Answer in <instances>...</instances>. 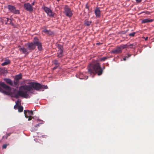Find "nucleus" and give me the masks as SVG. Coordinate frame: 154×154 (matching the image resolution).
Returning <instances> with one entry per match:
<instances>
[{
  "mask_svg": "<svg viewBox=\"0 0 154 154\" xmlns=\"http://www.w3.org/2000/svg\"><path fill=\"white\" fill-rule=\"evenodd\" d=\"M29 85H24L21 86L20 87V89L22 88L28 94V92L31 93H33L32 91L33 89L37 91L43 90L44 89L48 88L47 86L42 85L39 83L35 82H31L29 83Z\"/></svg>",
  "mask_w": 154,
  "mask_h": 154,
  "instance_id": "f257e3e1",
  "label": "nucleus"
},
{
  "mask_svg": "<svg viewBox=\"0 0 154 154\" xmlns=\"http://www.w3.org/2000/svg\"><path fill=\"white\" fill-rule=\"evenodd\" d=\"M88 72L90 74H95L97 73L99 75H101L103 70L100 64L98 63L93 64H90L88 67Z\"/></svg>",
  "mask_w": 154,
  "mask_h": 154,
  "instance_id": "f03ea898",
  "label": "nucleus"
},
{
  "mask_svg": "<svg viewBox=\"0 0 154 154\" xmlns=\"http://www.w3.org/2000/svg\"><path fill=\"white\" fill-rule=\"evenodd\" d=\"M20 90L18 91L17 93L16 92L17 91L16 89L13 88L12 91H10L11 97H14L16 99H17L19 96H20L23 98H29L30 97L28 94H27L25 90H23L22 88H19Z\"/></svg>",
  "mask_w": 154,
  "mask_h": 154,
  "instance_id": "7ed1b4c3",
  "label": "nucleus"
},
{
  "mask_svg": "<svg viewBox=\"0 0 154 154\" xmlns=\"http://www.w3.org/2000/svg\"><path fill=\"white\" fill-rule=\"evenodd\" d=\"M27 45V48L29 50H34L36 46H37L38 49L39 51H41L42 49V43L37 37L34 38L33 42L28 43Z\"/></svg>",
  "mask_w": 154,
  "mask_h": 154,
  "instance_id": "20e7f679",
  "label": "nucleus"
},
{
  "mask_svg": "<svg viewBox=\"0 0 154 154\" xmlns=\"http://www.w3.org/2000/svg\"><path fill=\"white\" fill-rule=\"evenodd\" d=\"M0 86L4 89L8 90V91H4L3 92L6 95L11 96L10 91H11L12 88L9 86L6 85L4 82H0Z\"/></svg>",
  "mask_w": 154,
  "mask_h": 154,
  "instance_id": "39448f33",
  "label": "nucleus"
},
{
  "mask_svg": "<svg viewBox=\"0 0 154 154\" xmlns=\"http://www.w3.org/2000/svg\"><path fill=\"white\" fill-rule=\"evenodd\" d=\"M8 8L9 11L11 12L16 14H20L19 11L17 10L15 6L9 5L8 6Z\"/></svg>",
  "mask_w": 154,
  "mask_h": 154,
  "instance_id": "423d86ee",
  "label": "nucleus"
},
{
  "mask_svg": "<svg viewBox=\"0 0 154 154\" xmlns=\"http://www.w3.org/2000/svg\"><path fill=\"white\" fill-rule=\"evenodd\" d=\"M64 14L67 17H70L72 15V13L70 8H69L67 5L65 6L64 8Z\"/></svg>",
  "mask_w": 154,
  "mask_h": 154,
  "instance_id": "0eeeda50",
  "label": "nucleus"
},
{
  "mask_svg": "<svg viewBox=\"0 0 154 154\" xmlns=\"http://www.w3.org/2000/svg\"><path fill=\"white\" fill-rule=\"evenodd\" d=\"M23 7L26 10L29 12H32L33 11L32 5L29 3H25L23 5Z\"/></svg>",
  "mask_w": 154,
  "mask_h": 154,
  "instance_id": "6e6552de",
  "label": "nucleus"
},
{
  "mask_svg": "<svg viewBox=\"0 0 154 154\" xmlns=\"http://www.w3.org/2000/svg\"><path fill=\"white\" fill-rule=\"evenodd\" d=\"M25 116H32L33 115H37V112L36 110H24Z\"/></svg>",
  "mask_w": 154,
  "mask_h": 154,
  "instance_id": "1a4fd4ad",
  "label": "nucleus"
},
{
  "mask_svg": "<svg viewBox=\"0 0 154 154\" xmlns=\"http://www.w3.org/2000/svg\"><path fill=\"white\" fill-rule=\"evenodd\" d=\"M44 10L48 16L50 17H54V13L52 12V11L50 8L47 7H45L44 8Z\"/></svg>",
  "mask_w": 154,
  "mask_h": 154,
  "instance_id": "9d476101",
  "label": "nucleus"
},
{
  "mask_svg": "<svg viewBox=\"0 0 154 154\" xmlns=\"http://www.w3.org/2000/svg\"><path fill=\"white\" fill-rule=\"evenodd\" d=\"M121 51L119 46L117 47L116 48L113 49L111 51V52L114 54H118L122 53Z\"/></svg>",
  "mask_w": 154,
  "mask_h": 154,
  "instance_id": "9b49d317",
  "label": "nucleus"
},
{
  "mask_svg": "<svg viewBox=\"0 0 154 154\" xmlns=\"http://www.w3.org/2000/svg\"><path fill=\"white\" fill-rule=\"evenodd\" d=\"M133 45V44H131L130 45H122L120 46H119L120 48V49L121 51H122V50L125 48H128L129 47L130 48H131L132 47H131V46H132Z\"/></svg>",
  "mask_w": 154,
  "mask_h": 154,
  "instance_id": "f8f14e48",
  "label": "nucleus"
},
{
  "mask_svg": "<svg viewBox=\"0 0 154 154\" xmlns=\"http://www.w3.org/2000/svg\"><path fill=\"white\" fill-rule=\"evenodd\" d=\"M94 12L96 17H100V11L99 8H97L95 9Z\"/></svg>",
  "mask_w": 154,
  "mask_h": 154,
  "instance_id": "ddd939ff",
  "label": "nucleus"
},
{
  "mask_svg": "<svg viewBox=\"0 0 154 154\" xmlns=\"http://www.w3.org/2000/svg\"><path fill=\"white\" fill-rule=\"evenodd\" d=\"M4 80L8 84H9L11 86H13V82L10 79L5 78L4 79Z\"/></svg>",
  "mask_w": 154,
  "mask_h": 154,
  "instance_id": "4468645a",
  "label": "nucleus"
},
{
  "mask_svg": "<svg viewBox=\"0 0 154 154\" xmlns=\"http://www.w3.org/2000/svg\"><path fill=\"white\" fill-rule=\"evenodd\" d=\"M43 31L45 33H46L49 35H53L54 33L53 32L50 30H47L46 29H44Z\"/></svg>",
  "mask_w": 154,
  "mask_h": 154,
  "instance_id": "2eb2a0df",
  "label": "nucleus"
},
{
  "mask_svg": "<svg viewBox=\"0 0 154 154\" xmlns=\"http://www.w3.org/2000/svg\"><path fill=\"white\" fill-rule=\"evenodd\" d=\"M19 50L21 52H22L23 54H28L27 49L23 47H20V48L19 49Z\"/></svg>",
  "mask_w": 154,
  "mask_h": 154,
  "instance_id": "dca6fc26",
  "label": "nucleus"
},
{
  "mask_svg": "<svg viewBox=\"0 0 154 154\" xmlns=\"http://www.w3.org/2000/svg\"><path fill=\"white\" fill-rule=\"evenodd\" d=\"M153 21V20L152 19H149L148 18L146 19L143 20L142 21V23H147L151 22Z\"/></svg>",
  "mask_w": 154,
  "mask_h": 154,
  "instance_id": "f3484780",
  "label": "nucleus"
},
{
  "mask_svg": "<svg viewBox=\"0 0 154 154\" xmlns=\"http://www.w3.org/2000/svg\"><path fill=\"white\" fill-rule=\"evenodd\" d=\"M19 80L14 79V85L13 84V86L17 87L18 86V84L19 83Z\"/></svg>",
  "mask_w": 154,
  "mask_h": 154,
  "instance_id": "a211bd4d",
  "label": "nucleus"
},
{
  "mask_svg": "<svg viewBox=\"0 0 154 154\" xmlns=\"http://www.w3.org/2000/svg\"><path fill=\"white\" fill-rule=\"evenodd\" d=\"M4 21L5 22V23L6 24H11V20L8 18H5Z\"/></svg>",
  "mask_w": 154,
  "mask_h": 154,
  "instance_id": "6ab92c4d",
  "label": "nucleus"
},
{
  "mask_svg": "<svg viewBox=\"0 0 154 154\" xmlns=\"http://www.w3.org/2000/svg\"><path fill=\"white\" fill-rule=\"evenodd\" d=\"M63 50H58L57 56L58 57H61L63 56L62 54H63Z\"/></svg>",
  "mask_w": 154,
  "mask_h": 154,
  "instance_id": "aec40b11",
  "label": "nucleus"
},
{
  "mask_svg": "<svg viewBox=\"0 0 154 154\" xmlns=\"http://www.w3.org/2000/svg\"><path fill=\"white\" fill-rule=\"evenodd\" d=\"M10 63V61L8 59L5 60V61L2 63L1 65L2 66H5L8 65Z\"/></svg>",
  "mask_w": 154,
  "mask_h": 154,
  "instance_id": "412c9836",
  "label": "nucleus"
},
{
  "mask_svg": "<svg viewBox=\"0 0 154 154\" xmlns=\"http://www.w3.org/2000/svg\"><path fill=\"white\" fill-rule=\"evenodd\" d=\"M7 72V70L4 69L0 68V74H4Z\"/></svg>",
  "mask_w": 154,
  "mask_h": 154,
  "instance_id": "4be33fe9",
  "label": "nucleus"
},
{
  "mask_svg": "<svg viewBox=\"0 0 154 154\" xmlns=\"http://www.w3.org/2000/svg\"><path fill=\"white\" fill-rule=\"evenodd\" d=\"M22 76L21 74L17 75L16 76L14 79L19 81V80L22 79Z\"/></svg>",
  "mask_w": 154,
  "mask_h": 154,
  "instance_id": "5701e85b",
  "label": "nucleus"
},
{
  "mask_svg": "<svg viewBox=\"0 0 154 154\" xmlns=\"http://www.w3.org/2000/svg\"><path fill=\"white\" fill-rule=\"evenodd\" d=\"M91 23V21H89L87 20H85V24L87 26H88L90 25Z\"/></svg>",
  "mask_w": 154,
  "mask_h": 154,
  "instance_id": "b1692460",
  "label": "nucleus"
},
{
  "mask_svg": "<svg viewBox=\"0 0 154 154\" xmlns=\"http://www.w3.org/2000/svg\"><path fill=\"white\" fill-rule=\"evenodd\" d=\"M53 63L55 64L57 66H59L60 65V63L58 62L57 60H55L53 61Z\"/></svg>",
  "mask_w": 154,
  "mask_h": 154,
  "instance_id": "393cba45",
  "label": "nucleus"
},
{
  "mask_svg": "<svg viewBox=\"0 0 154 154\" xmlns=\"http://www.w3.org/2000/svg\"><path fill=\"white\" fill-rule=\"evenodd\" d=\"M18 109L19 112H21L23 111V107L22 106H19Z\"/></svg>",
  "mask_w": 154,
  "mask_h": 154,
  "instance_id": "a878e982",
  "label": "nucleus"
},
{
  "mask_svg": "<svg viewBox=\"0 0 154 154\" xmlns=\"http://www.w3.org/2000/svg\"><path fill=\"white\" fill-rule=\"evenodd\" d=\"M41 123H38V124L36 125L35 126L36 127V128H38V127L41 124H43L44 123V122L42 120H41Z\"/></svg>",
  "mask_w": 154,
  "mask_h": 154,
  "instance_id": "bb28decb",
  "label": "nucleus"
},
{
  "mask_svg": "<svg viewBox=\"0 0 154 154\" xmlns=\"http://www.w3.org/2000/svg\"><path fill=\"white\" fill-rule=\"evenodd\" d=\"M11 133H7L6 134V136H4L3 137H2V138L3 139H7L8 137L10 136V135H11Z\"/></svg>",
  "mask_w": 154,
  "mask_h": 154,
  "instance_id": "cd10ccee",
  "label": "nucleus"
},
{
  "mask_svg": "<svg viewBox=\"0 0 154 154\" xmlns=\"http://www.w3.org/2000/svg\"><path fill=\"white\" fill-rule=\"evenodd\" d=\"M57 47L58 49V50H63V47L61 45L58 44L57 45Z\"/></svg>",
  "mask_w": 154,
  "mask_h": 154,
  "instance_id": "c85d7f7f",
  "label": "nucleus"
},
{
  "mask_svg": "<svg viewBox=\"0 0 154 154\" xmlns=\"http://www.w3.org/2000/svg\"><path fill=\"white\" fill-rule=\"evenodd\" d=\"M38 130V128H36L35 126H34L32 128V131L35 132Z\"/></svg>",
  "mask_w": 154,
  "mask_h": 154,
  "instance_id": "c756f323",
  "label": "nucleus"
},
{
  "mask_svg": "<svg viewBox=\"0 0 154 154\" xmlns=\"http://www.w3.org/2000/svg\"><path fill=\"white\" fill-rule=\"evenodd\" d=\"M100 60L101 61H104L106 60V57L101 58L100 59Z\"/></svg>",
  "mask_w": 154,
  "mask_h": 154,
  "instance_id": "7c9ffc66",
  "label": "nucleus"
},
{
  "mask_svg": "<svg viewBox=\"0 0 154 154\" xmlns=\"http://www.w3.org/2000/svg\"><path fill=\"white\" fill-rule=\"evenodd\" d=\"M25 116L27 118H28V121H29V120H31L32 119V116Z\"/></svg>",
  "mask_w": 154,
  "mask_h": 154,
  "instance_id": "2f4dec72",
  "label": "nucleus"
},
{
  "mask_svg": "<svg viewBox=\"0 0 154 154\" xmlns=\"http://www.w3.org/2000/svg\"><path fill=\"white\" fill-rule=\"evenodd\" d=\"M135 33H136L135 32H133L132 33L129 34V35L131 36H134Z\"/></svg>",
  "mask_w": 154,
  "mask_h": 154,
  "instance_id": "473e14b6",
  "label": "nucleus"
},
{
  "mask_svg": "<svg viewBox=\"0 0 154 154\" xmlns=\"http://www.w3.org/2000/svg\"><path fill=\"white\" fill-rule=\"evenodd\" d=\"M7 146V144H4L2 146V148L3 149H5L6 148Z\"/></svg>",
  "mask_w": 154,
  "mask_h": 154,
  "instance_id": "72a5a7b5",
  "label": "nucleus"
},
{
  "mask_svg": "<svg viewBox=\"0 0 154 154\" xmlns=\"http://www.w3.org/2000/svg\"><path fill=\"white\" fill-rule=\"evenodd\" d=\"M19 106L18 105H15L14 106V108L15 109H18V107Z\"/></svg>",
  "mask_w": 154,
  "mask_h": 154,
  "instance_id": "f704fd0d",
  "label": "nucleus"
},
{
  "mask_svg": "<svg viewBox=\"0 0 154 154\" xmlns=\"http://www.w3.org/2000/svg\"><path fill=\"white\" fill-rule=\"evenodd\" d=\"M131 55H132L131 54H128L127 56H127V57H126L127 58H128L129 57H130L131 56Z\"/></svg>",
  "mask_w": 154,
  "mask_h": 154,
  "instance_id": "c9c22d12",
  "label": "nucleus"
},
{
  "mask_svg": "<svg viewBox=\"0 0 154 154\" xmlns=\"http://www.w3.org/2000/svg\"><path fill=\"white\" fill-rule=\"evenodd\" d=\"M136 1V2L137 3H139L141 2L142 0H135Z\"/></svg>",
  "mask_w": 154,
  "mask_h": 154,
  "instance_id": "e433bc0d",
  "label": "nucleus"
},
{
  "mask_svg": "<svg viewBox=\"0 0 154 154\" xmlns=\"http://www.w3.org/2000/svg\"><path fill=\"white\" fill-rule=\"evenodd\" d=\"M19 103V101L18 100H17V102L16 103V105H18V103Z\"/></svg>",
  "mask_w": 154,
  "mask_h": 154,
  "instance_id": "4c0bfd02",
  "label": "nucleus"
},
{
  "mask_svg": "<svg viewBox=\"0 0 154 154\" xmlns=\"http://www.w3.org/2000/svg\"><path fill=\"white\" fill-rule=\"evenodd\" d=\"M58 66H56L54 67L53 68V70H55V69H57V68L58 67Z\"/></svg>",
  "mask_w": 154,
  "mask_h": 154,
  "instance_id": "58836bf2",
  "label": "nucleus"
},
{
  "mask_svg": "<svg viewBox=\"0 0 154 154\" xmlns=\"http://www.w3.org/2000/svg\"><path fill=\"white\" fill-rule=\"evenodd\" d=\"M127 56H125L123 58V60H124L125 61L126 60Z\"/></svg>",
  "mask_w": 154,
  "mask_h": 154,
  "instance_id": "ea45409f",
  "label": "nucleus"
},
{
  "mask_svg": "<svg viewBox=\"0 0 154 154\" xmlns=\"http://www.w3.org/2000/svg\"><path fill=\"white\" fill-rule=\"evenodd\" d=\"M41 120L39 119H38V120H37L38 121V122H39V123H41Z\"/></svg>",
  "mask_w": 154,
  "mask_h": 154,
  "instance_id": "a19ab883",
  "label": "nucleus"
},
{
  "mask_svg": "<svg viewBox=\"0 0 154 154\" xmlns=\"http://www.w3.org/2000/svg\"><path fill=\"white\" fill-rule=\"evenodd\" d=\"M35 2H33L32 3V5H34V4H35Z\"/></svg>",
  "mask_w": 154,
  "mask_h": 154,
  "instance_id": "79ce46f5",
  "label": "nucleus"
},
{
  "mask_svg": "<svg viewBox=\"0 0 154 154\" xmlns=\"http://www.w3.org/2000/svg\"><path fill=\"white\" fill-rule=\"evenodd\" d=\"M86 8L87 9H88V6L87 4H86Z\"/></svg>",
  "mask_w": 154,
  "mask_h": 154,
  "instance_id": "37998d69",
  "label": "nucleus"
},
{
  "mask_svg": "<svg viewBox=\"0 0 154 154\" xmlns=\"http://www.w3.org/2000/svg\"><path fill=\"white\" fill-rule=\"evenodd\" d=\"M100 44V43H99H99H97L96 44L97 45H99Z\"/></svg>",
  "mask_w": 154,
  "mask_h": 154,
  "instance_id": "c03bdc74",
  "label": "nucleus"
},
{
  "mask_svg": "<svg viewBox=\"0 0 154 154\" xmlns=\"http://www.w3.org/2000/svg\"><path fill=\"white\" fill-rule=\"evenodd\" d=\"M148 38V37H146L145 38V40H147Z\"/></svg>",
  "mask_w": 154,
  "mask_h": 154,
  "instance_id": "a18cd8bd",
  "label": "nucleus"
},
{
  "mask_svg": "<svg viewBox=\"0 0 154 154\" xmlns=\"http://www.w3.org/2000/svg\"><path fill=\"white\" fill-rule=\"evenodd\" d=\"M2 88L1 87H0V91H2Z\"/></svg>",
  "mask_w": 154,
  "mask_h": 154,
  "instance_id": "49530a36",
  "label": "nucleus"
},
{
  "mask_svg": "<svg viewBox=\"0 0 154 154\" xmlns=\"http://www.w3.org/2000/svg\"><path fill=\"white\" fill-rule=\"evenodd\" d=\"M18 47L19 48V47H20V46H18Z\"/></svg>",
  "mask_w": 154,
  "mask_h": 154,
  "instance_id": "de8ad7c7",
  "label": "nucleus"
},
{
  "mask_svg": "<svg viewBox=\"0 0 154 154\" xmlns=\"http://www.w3.org/2000/svg\"><path fill=\"white\" fill-rule=\"evenodd\" d=\"M12 25H13V23H12Z\"/></svg>",
  "mask_w": 154,
  "mask_h": 154,
  "instance_id": "09e8293b",
  "label": "nucleus"
},
{
  "mask_svg": "<svg viewBox=\"0 0 154 154\" xmlns=\"http://www.w3.org/2000/svg\"><path fill=\"white\" fill-rule=\"evenodd\" d=\"M58 1H59V0H57Z\"/></svg>",
  "mask_w": 154,
  "mask_h": 154,
  "instance_id": "8fccbe9b",
  "label": "nucleus"
}]
</instances>
